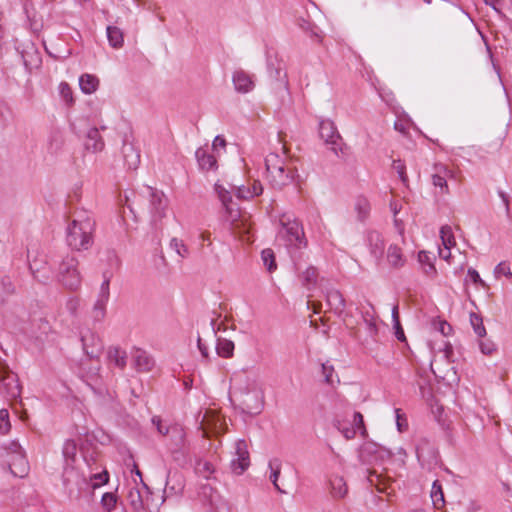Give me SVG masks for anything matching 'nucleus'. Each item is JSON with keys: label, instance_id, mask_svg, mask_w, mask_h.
<instances>
[{"label": "nucleus", "instance_id": "obj_1", "mask_svg": "<svg viewBox=\"0 0 512 512\" xmlns=\"http://www.w3.org/2000/svg\"><path fill=\"white\" fill-rule=\"evenodd\" d=\"M96 222L85 211L79 212L67 226V245L75 250H88L94 243Z\"/></svg>", "mask_w": 512, "mask_h": 512}, {"label": "nucleus", "instance_id": "obj_2", "mask_svg": "<svg viewBox=\"0 0 512 512\" xmlns=\"http://www.w3.org/2000/svg\"><path fill=\"white\" fill-rule=\"evenodd\" d=\"M145 201V208L151 215V225L158 229V223L165 217L168 201L163 192L147 186L141 195Z\"/></svg>", "mask_w": 512, "mask_h": 512}, {"label": "nucleus", "instance_id": "obj_3", "mask_svg": "<svg viewBox=\"0 0 512 512\" xmlns=\"http://www.w3.org/2000/svg\"><path fill=\"white\" fill-rule=\"evenodd\" d=\"M58 281L69 290H77L81 285L78 260L73 255L65 256L59 264Z\"/></svg>", "mask_w": 512, "mask_h": 512}, {"label": "nucleus", "instance_id": "obj_4", "mask_svg": "<svg viewBox=\"0 0 512 512\" xmlns=\"http://www.w3.org/2000/svg\"><path fill=\"white\" fill-rule=\"evenodd\" d=\"M279 221L282 226L280 235L285 238L287 245L295 248L307 246L303 226L297 219H293L291 216L283 214Z\"/></svg>", "mask_w": 512, "mask_h": 512}, {"label": "nucleus", "instance_id": "obj_5", "mask_svg": "<svg viewBox=\"0 0 512 512\" xmlns=\"http://www.w3.org/2000/svg\"><path fill=\"white\" fill-rule=\"evenodd\" d=\"M21 391L18 375L6 363L0 361V394L13 401L20 398Z\"/></svg>", "mask_w": 512, "mask_h": 512}, {"label": "nucleus", "instance_id": "obj_6", "mask_svg": "<svg viewBox=\"0 0 512 512\" xmlns=\"http://www.w3.org/2000/svg\"><path fill=\"white\" fill-rule=\"evenodd\" d=\"M416 456L423 468L432 471L440 464L437 447L427 438H421L416 445Z\"/></svg>", "mask_w": 512, "mask_h": 512}, {"label": "nucleus", "instance_id": "obj_7", "mask_svg": "<svg viewBox=\"0 0 512 512\" xmlns=\"http://www.w3.org/2000/svg\"><path fill=\"white\" fill-rule=\"evenodd\" d=\"M63 485L70 497H80L81 492L89 488L88 479L73 466H65L62 474Z\"/></svg>", "mask_w": 512, "mask_h": 512}, {"label": "nucleus", "instance_id": "obj_8", "mask_svg": "<svg viewBox=\"0 0 512 512\" xmlns=\"http://www.w3.org/2000/svg\"><path fill=\"white\" fill-rule=\"evenodd\" d=\"M112 276V271L103 272V282L100 286L98 298L92 309L94 321L101 322L106 316V306L110 298V280Z\"/></svg>", "mask_w": 512, "mask_h": 512}, {"label": "nucleus", "instance_id": "obj_9", "mask_svg": "<svg viewBox=\"0 0 512 512\" xmlns=\"http://www.w3.org/2000/svg\"><path fill=\"white\" fill-rule=\"evenodd\" d=\"M264 406L263 394L257 389L247 390L241 395L240 409L243 413L255 416L261 413Z\"/></svg>", "mask_w": 512, "mask_h": 512}, {"label": "nucleus", "instance_id": "obj_10", "mask_svg": "<svg viewBox=\"0 0 512 512\" xmlns=\"http://www.w3.org/2000/svg\"><path fill=\"white\" fill-rule=\"evenodd\" d=\"M296 176H298L297 169L290 164H285L284 167L277 168L267 175L270 185L277 190H282L293 183Z\"/></svg>", "mask_w": 512, "mask_h": 512}, {"label": "nucleus", "instance_id": "obj_11", "mask_svg": "<svg viewBox=\"0 0 512 512\" xmlns=\"http://www.w3.org/2000/svg\"><path fill=\"white\" fill-rule=\"evenodd\" d=\"M169 435L174 443V447L171 450L174 460L179 461L180 458H185L189 454V446L183 427L180 425L172 426Z\"/></svg>", "mask_w": 512, "mask_h": 512}, {"label": "nucleus", "instance_id": "obj_12", "mask_svg": "<svg viewBox=\"0 0 512 512\" xmlns=\"http://www.w3.org/2000/svg\"><path fill=\"white\" fill-rule=\"evenodd\" d=\"M319 135L327 144L332 145V150L335 154H338V149L342 151V139L333 121L328 119L322 120L319 124Z\"/></svg>", "mask_w": 512, "mask_h": 512}, {"label": "nucleus", "instance_id": "obj_13", "mask_svg": "<svg viewBox=\"0 0 512 512\" xmlns=\"http://www.w3.org/2000/svg\"><path fill=\"white\" fill-rule=\"evenodd\" d=\"M236 458L231 462V468L234 473L242 474L250 465L248 445L244 439H239L235 443Z\"/></svg>", "mask_w": 512, "mask_h": 512}, {"label": "nucleus", "instance_id": "obj_14", "mask_svg": "<svg viewBox=\"0 0 512 512\" xmlns=\"http://www.w3.org/2000/svg\"><path fill=\"white\" fill-rule=\"evenodd\" d=\"M214 189L228 214V219L231 222L236 221L240 217V211L237 204L232 200L231 192L218 183L215 184Z\"/></svg>", "mask_w": 512, "mask_h": 512}, {"label": "nucleus", "instance_id": "obj_15", "mask_svg": "<svg viewBox=\"0 0 512 512\" xmlns=\"http://www.w3.org/2000/svg\"><path fill=\"white\" fill-rule=\"evenodd\" d=\"M81 342L83 350L89 358H97L100 356L103 350V344L97 335L91 331H87V333L81 335Z\"/></svg>", "mask_w": 512, "mask_h": 512}, {"label": "nucleus", "instance_id": "obj_16", "mask_svg": "<svg viewBox=\"0 0 512 512\" xmlns=\"http://www.w3.org/2000/svg\"><path fill=\"white\" fill-rule=\"evenodd\" d=\"M23 64L28 71L38 68L41 63L40 53L33 43L23 45L22 50L19 51Z\"/></svg>", "mask_w": 512, "mask_h": 512}, {"label": "nucleus", "instance_id": "obj_17", "mask_svg": "<svg viewBox=\"0 0 512 512\" xmlns=\"http://www.w3.org/2000/svg\"><path fill=\"white\" fill-rule=\"evenodd\" d=\"M29 269L34 279L40 283L46 284L51 278L50 268L44 259H34L30 261Z\"/></svg>", "mask_w": 512, "mask_h": 512}, {"label": "nucleus", "instance_id": "obj_18", "mask_svg": "<svg viewBox=\"0 0 512 512\" xmlns=\"http://www.w3.org/2000/svg\"><path fill=\"white\" fill-rule=\"evenodd\" d=\"M367 242L371 255L379 261L384 254L385 242L378 231H369L367 233Z\"/></svg>", "mask_w": 512, "mask_h": 512}, {"label": "nucleus", "instance_id": "obj_19", "mask_svg": "<svg viewBox=\"0 0 512 512\" xmlns=\"http://www.w3.org/2000/svg\"><path fill=\"white\" fill-rule=\"evenodd\" d=\"M122 155L128 169L136 170L140 164V152L127 139L123 140Z\"/></svg>", "mask_w": 512, "mask_h": 512}, {"label": "nucleus", "instance_id": "obj_20", "mask_svg": "<svg viewBox=\"0 0 512 512\" xmlns=\"http://www.w3.org/2000/svg\"><path fill=\"white\" fill-rule=\"evenodd\" d=\"M234 88L239 93H248L254 88L251 76L244 70H236L232 76Z\"/></svg>", "mask_w": 512, "mask_h": 512}, {"label": "nucleus", "instance_id": "obj_21", "mask_svg": "<svg viewBox=\"0 0 512 512\" xmlns=\"http://www.w3.org/2000/svg\"><path fill=\"white\" fill-rule=\"evenodd\" d=\"M326 301L330 309L341 316L345 310L346 302L341 294V292L337 289H329L326 292Z\"/></svg>", "mask_w": 512, "mask_h": 512}, {"label": "nucleus", "instance_id": "obj_22", "mask_svg": "<svg viewBox=\"0 0 512 512\" xmlns=\"http://www.w3.org/2000/svg\"><path fill=\"white\" fill-rule=\"evenodd\" d=\"M84 146L87 151L92 153L101 152L104 149L105 143L97 128L88 130Z\"/></svg>", "mask_w": 512, "mask_h": 512}, {"label": "nucleus", "instance_id": "obj_23", "mask_svg": "<svg viewBox=\"0 0 512 512\" xmlns=\"http://www.w3.org/2000/svg\"><path fill=\"white\" fill-rule=\"evenodd\" d=\"M133 359L134 366L138 372H150L155 365L153 357L142 349H136Z\"/></svg>", "mask_w": 512, "mask_h": 512}, {"label": "nucleus", "instance_id": "obj_24", "mask_svg": "<svg viewBox=\"0 0 512 512\" xmlns=\"http://www.w3.org/2000/svg\"><path fill=\"white\" fill-rule=\"evenodd\" d=\"M268 70L271 79L276 82V89H288L287 73L281 67L280 62H277V66L273 62L268 63Z\"/></svg>", "mask_w": 512, "mask_h": 512}, {"label": "nucleus", "instance_id": "obj_25", "mask_svg": "<svg viewBox=\"0 0 512 512\" xmlns=\"http://www.w3.org/2000/svg\"><path fill=\"white\" fill-rule=\"evenodd\" d=\"M330 494L334 499H342L348 493V486L342 476L334 475L329 479Z\"/></svg>", "mask_w": 512, "mask_h": 512}, {"label": "nucleus", "instance_id": "obj_26", "mask_svg": "<svg viewBox=\"0 0 512 512\" xmlns=\"http://www.w3.org/2000/svg\"><path fill=\"white\" fill-rule=\"evenodd\" d=\"M184 489V477L178 471L168 472L165 491L173 494L181 493Z\"/></svg>", "mask_w": 512, "mask_h": 512}, {"label": "nucleus", "instance_id": "obj_27", "mask_svg": "<svg viewBox=\"0 0 512 512\" xmlns=\"http://www.w3.org/2000/svg\"><path fill=\"white\" fill-rule=\"evenodd\" d=\"M195 156L199 167L202 170H215L217 169V160L214 155L209 154L204 148L200 147L196 150Z\"/></svg>", "mask_w": 512, "mask_h": 512}, {"label": "nucleus", "instance_id": "obj_28", "mask_svg": "<svg viewBox=\"0 0 512 512\" xmlns=\"http://www.w3.org/2000/svg\"><path fill=\"white\" fill-rule=\"evenodd\" d=\"M10 472L17 477H24L28 472V463L25 459L24 453H17L16 456H12L9 463Z\"/></svg>", "mask_w": 512, "mask_h": 512}, {"label": "nucleus", "instance_id": "obj_29", "mask_svg": "<svg viewBox=\"0 0 512 512\" xmlns=\"http://www.w3.org/2000/svg\"><path fill=\"white\" fill-rule=\"evenodd\" d=\"M296 23L301 30L309 34L311 39L321 42L320 30L309 18L298 17Z\"/></svg>", "mask_w": 512, "mask_h": 512}, {"label": "nucleus", "instance_id": "obj_30", "mask_svg": "<svg viewBox=\"0 0 512 512\" xmlns=\"http://www.w3.org/2000/svg\"><path fill=\"white\" fill-rule=\"evenodd\" d=\"M79 85L83 93L91 94L97 90L99 79L91 74H83L79 78Z\"/></svg>", "mask_w": 512, "mask_h": 512}, {"label": "nucleus", "instance_id": "obj_31", "mask_svg": "<svg viewBox=\"0 0 512 512\" xmlns=\"http://www.w3.org/2000/svg\"><path fill=\"white\" fill-rule=\"evenodd\" d=\"M106 31L109 44L113 48H121L124 43V34L122 30L116 26H107Z\"/></svg>", "mask_w": 512, "mask_h": 512}, {"label": "nucleus", "instance_id": "obj_32", "mask_svg": "<svg viewBox=\"0 0 512 512\" xmlns=\"http://www.w3.org/2000/svg\"><path fill=\"white\" fill-rule=\"evenodd\" d=\"M387 259L389 264L394 268H400L405 264V259L403 258L401 248H399L397 245L389 246L387 251Z\"/></svg>", "mask_w": 512, "mask_h": 512}, {"label": "nucleus", "instance_id": "obj_33", "mask_svg": "<svg viewBox=\"0 0 512 512\" xmlns=\"http://www.w3.org/2000/svg\"><path fill=\"white\" fill-rule=\"evenodd\" d=\"M365 477L370 486H374L379 492L382 493L386 491V480L382 474L377 473L375 470L367 469Z\"/></svg>", "mask_w": 512, "mask_h": 512}, {"label": "nucleus", "instance_id": "obj_34", "mask_svg": "<svg viewBox=\"0 0 512 512\" xmlns=\"http://www.w3.org/2000/svg\"><path fill=\"white\" fill-rule=\"evenodd\" d=\"M198 495L211 506L215 505L219 498L217 491L209 483L200 485Z\"/></svg>", "mask_w": 512, "mask_h": 512}, {"label": "nucleus", "instance_id": "obj_35", "mask_svg": "<svg viewBox=\"0 0 512 512\" xmlns=\"http://www.w3.org/2000/svg\"><path fill=\"white\" fill-rule=\"evenodd\" d=\"M108 358L117 367L123 369L127 364V353L118 347H111L108 350Z\"/></svg>", "mask_w": 512, "mask_h": 512}, {"label": "nucleus", "instance_id": "obj_36", "mask_svg": "<svg viewBox=\"0 0 512 512\" xmlns=\"http://www.w3.org/2000/svg\"><path fill=\"white\" fill-rule=\"evenodd\" d=\"M216 351L220 357L230 358L233 356L234 343L226 338H218Z\"/></svg>", "mask_w": 512, "mask_h": 512}, {"label": "nucleus", "instance_id": "obj_37", "mask_svg": "<svg viewBox=\"0 0 512 512\" xmlns=\"http://www.w3.org/2000/svg\"><path fill=\"white\" fill-rule=\"evenodd\" d=\"M62 453L66 462L65 466H72L77 454V445L74 440L68 439L65 441Z\"/></svg>", "mask_w": 512, "mask_h": 512}, {"label": "nucleus", "instance_id": "obj_38", "mask_svg": "<svg viewBox=\"0 0 512 512\" xmlns=\"http://www.w3.org/2000/svg\"><path fill=\"white\" fill-rule=\"evenodd\" d=\"M302 285L307 289L315 286L317 283L318 272L313 266H309L305 271L299 275Z\"/></svg>", "mask_w": 512, "mask_h": 512}, {"label": "nucleus", "instance_id": "obj_39", "mask_svg": "<svg viewBox=\"0 0 512 512\" xmlns=\"http://www.w3.org/2000/svg\"><path fill=\"white\" fill-rule=\"evenodd\" d=\"M195 472L204 479L209 480L211 475L215 473V468L209 461H204L199 458L196 460Z\"/></svg>", "mask_w": 512, "mask_h": 512}, {"label": "nucleus", "instance_id": "obj_40", "mask_svg": "<svg viewBox=\"0 0 512 512\" xmlns=\"http://www.w3.org/2000/svg\"><path fill=\"white\" fill-rule=\"evenodd\" d=\"M15 293V286L8 276L0 280V304L6 301V298Z\"/></svg>", "mask_w": 512, "mask_h": 512}, {"label": "nucleus", "instance_id": "obj_41", "mask_svg": "<svg viewBox=\"0 0 512 512\" xmlns=\"http://www.w3.org/2000/svg\"><path fill=\"white\" fill-rule=\"evenodd\" d=\"M285 161L276 153H270L265 158V167L267 175L276 170L277 168L284 167Z\"/></svg>", "mask_w": 512, "mask_h": 512}, {"label": "nucleus", "instance_id": "obj_42", "mask_svg": "<svg viewBox=\"0 0 512 512\" xmlns=\"http://www.w3.org/2000/svg\"><path fill=\"white\" fill-rule=\"evenodd\" d=\"M269 467L271 469L270 480L272 481L274 487L280 493H286L283 489L278 485V478L281 471V462L278 459H273L269 462Z\"/></svg>", "mask_w": 512, "mask_h": 512}, {"label": "nucleus", "instance_id": "obj_43", "mask_svg": "<svg viewBox=\"0 0 512 512\" xmlns=\"http://www.w3.org/2000/svg\"><path fill=\"white\" fill-rule=\"evenodd\" d=\"M440 237L446 250H450L456 244L452 229L448 225L441 227Z\"/></svg>", "mask_w": 512, "mask_h": 512}, {"label": "nucleus", "instance_id": "obj_44", "mask_svg": "<svg viewBox=\"0 0 512 512\" xmlns=\"http://www.w3.org/2000/svg\"><path fill=\"white\" fill-rule=\"evenodd\" d=\"M431 498L436 508H440L445 503L442 487L437 480L433 482Z\"/></svg>", "mask_w": 512, "mask_h": 512}, {"label": "nucleus", "instance_id": "obj_45", "mask_svg": "<svg viewBox=\"0 0 512 512\" xmlns=\"http://www.w3.org/2000/svg\"><path fill=\"white\" fill-rule=\"evenodd\" d=\"M261 258L269 272H273L276 270L277 264H276L275 255H274V252L272 249H270V248L264 249L261 252Z\"/></svg>", "mask_w": 512, "mask_h": 512}, {"label": "nucleus", "instance_id": "obj_46", "mask_svg": "<svg viewBox=\"0 0 512 512\" xmlns=\"http://www.w3.org/2000/svg\"><path fill=\"white\" fill-rule=\"evenodd\" d=\"M470 323L473 327L474 332L479 337H484L486 335V329L483 325V319L482 317L477 313H470Z\"/></svg>", "mask_w": 512, "mask_h": 512}, {"label": "nucleus", "instance_id": "obj_47", "mask_svg": "<svg viewBox=\"0 0 512 512\" xmlns=\"http://www.w3.org/2000/svg\"><path fill=\"white\" fill-rule=\"evenodd\" d=\"M355 209L358 214V219L363 222L367 219L370 212V205L368 201L365 198H359L357 199Z\"/></svg>", "mask_w": 512, "mask_h": 512}, {"label": "nucleus", "instance_id": "obj_48", "mask_svg": "<svg viewBox=\"0 0 512 512\" xmlns=\"http://www.w3.org/2000/svg\"><path fill=\"white\" fill-rule=\"evenodd\" d=\"M64 143L63 135L59 130H55L50 134L49 137V149L53 152H57L61 149Z\"/></svg>", "mask_w": 512, "mask_h": 512}, {"label": "nucleus", "instance_id": "obj_49", "mask_svg": "<svg viewBox=\"0 0 512 512\" xmlns=\"http://www.w3.org/2000/svg\"><path fill=\"white\" fill-rule=\"evenodd\" d=\"M108 480H109V475H108L107 471L94 474V475L90 476V479L88 480L89 487L95 489V488L107 483Z\"/></svg>", "mask_w": 512, "mask_h": 512}, {"label": "nucleus", "instance_id": "obj_50", "mask_svg": "<svg viewBox=\"0 0 512 512\" xmlns=\"http://www.w3.org/2000/svg\"><path fill=\"white\" fill-rule=\"evenodd\" d=\"M128 500L130 505L133 507L135 511L142 509L143 501L138 489H131L128 494Z\"/></svg>", "mask_w": 512, "mask_h": 512}, {"label": "nucleus", "instance_id": "obj_51", "mask_svg": "<svg viewBox=\"0 0 512 512\" xmlns=\"http://www.w3.org/2000/svg\"><path fill=\"white\" fill-rule=\"evenodd\" d=\"M334 426L343 434L347 440L353 439L356 435V428L354 426H345L340 420H335Z\"/></svg>", "mask_w": 512, "mask_h": 512}, {"label": "nucleus", "instance_id": "obj_52", "mask_svg": "<svg viewBox=\"0 0 512 512\" xmlns=\"http://www.w3.org/2000/svg\"><path fill=\"white\" fill-rule=\"evenodd\" d=\"M170 247L180 258H184L188 255V248L181 240H178L177 238H173L170 241Z\"/></svg>", "mask_w": 512, "mask_h": 512}, {"label": "nucleus", "instance_id": "obj_53", "mask_svg": "<svg viewBox=\"0 0 512 512\" xmlns=\"http://www.w3.org/2000/svg\"><path fill=\"white\" fill-rule=\"evenodd\" d=\"M392 166H393V169L396 170V172L398 173V176H399L401 182L404 185H407V183H408V176H407V173H406V166H405V164L401 160H394Z\"/></svg>", "mask_w": 512, "mask_h": 512}, {"label": "nucleus", "instance_id": "obj_54", "mask_svg": "<svg viewBox=\"0 0 512 512\" xmlns=\"http://www.w3.org/2000/svg\"><path fill=\"white\" fill-rule=\"evenodd\" d=\"M11 424L9 421V413L7 409L0 410V433L6 434L9 432Z\"/></svg>", "mask_w": 512, "mask_h": 512}, {"label": "nucleus", "instance_id": "obj_55", "mask_svg": "<svg viewBox=\"0 0 512 512\" xmlns=\"http://www.w3.org/2000/svg\"><path fill=\"white\" fill-rule=\"evenodd\" d=\"M102 506L107 510L111 511L116 504V496L113 493H104L101 498Z\"/></svg>", "mask_w": 512, "mask_h": 512}, {"label": "nucleus", "instance_id": "obj_56", "mask_svg": "<svg viewBox=\"0 0 512 512\" xmlns=\"http://www.w3.org/2000/svg\"><path fill=\"white\" fill-rule=\"evenodd\" d=\"M434 174L435 175H441L444 177V179H448L453 177V171L450 170L446 165L442 163H437L434 165Z\"/></svg>", "mask_w": 512, "mask_h": 512}, {"label": "nucleus", "instance_id": "obj_57", "mask_svg": "<svg viewBox=\"0 0 512 512\" xmlns=\"http://www.w3.org/2000/svg\"><path fill=\"white\" fill-rule=\"evenodd\" d=\"M432 182L435 187H439L441 189V193H448L447 180L444 179L443 176L433 174Z\"/></svg>", "mask_w": 512, "mask_h": 512}, {"label": "nucleus", "instance_id": "obj_58", "mask_svg": "<svg viewBox=\"0 0 512 512\" xmlns=\"http://www.w3.org/2000/svg\"><path fill=\"white\" fill-rule=\"evenodd\" d=\"M494 273H495L496 277L504 275V276H506L508 278H512V272L510 270V267L505 262L499 263L495 267Z\"/></svg>", "mask_w": 512, "mask_h": 512}, {"label": "nucleus", "instance_id": "obj_59", "mask_svg": "<svg viewBox=\"0 0 512 512\" xmlns=\"http://www.w3.org/2000/svg\"><path fill=\"white\" fill-rule=\"evenodd\" d=\"M333 372H334L333 366L328 365L327 363L322 364V373L324 375L325 382L327 384H330V385L334 384Z\"/></svg>", "mask_w": 512, "mask_h": 512}, {"label": "nucleus", "instance_id": "obj_60", "mask_svg": "<svg viewBox=\"0 0 512 512\" xmlns=\"http://www.w3.org/2000/svg\"><path fill=\"white\" fill-rule=\"evenodd\" d=\"M436 330H438L443 336H448L452 332V326L446 321H439L435 324Z\"/></svg>", "mask_w": 512, "mask_h": 512}, {"label": "nucleus", "instance_id": "obj_61", "mask_svg": "<svg viewBox=\"0 0 512 512\" xmlns=\"http://www.w3.org/2000/svg\"><path fill=\"white\" fill-rule=\"evenodd\" d=\"M480 350L485 355H491L496 350L495 344L492 341H480Z\"/></svg>", "mask_w": 512, "mask_h": 512}, {"label": "nucleus", "instance_id": "obj_62", "mask_svg": "<svg viewBox=\"0 0 512 512\" xmlns=\"http://www.w3.org/2000/svg\"><path fill=\"white\" fill-rule=\"evenodd\" d=\"M11 111L6 106L5 103L0 102V122L3 127H6L8 124V116L10 115Z\"/></svg>", "mask_w": 512, "mask_h": 512}, {"label": "nucleus", "instance_id": "obj_63", "mask_svg": "<svg viewBox=\"0 0 512 512\" xmlns=\"http://www.w3.org/2000/svg\"><path fill=\"white\" fill-rule=\"evenodd\" d=\"M152 423L153 425L156 426L157 428V431L161 434V435H169L170 434V429L171 427H164L162 425V421H161V418L158 417V416H154L152 418Z\"/></svg>", "mask_w": 512, "mask_h": 512}, {"label": "nucleus", "instance_id": "obj_64", "mask_svg": "<svg viewBox=\"0 0 512 512\" xmlns=\"http://www.w3.org/2000/svg\"><path fill=\"white\" fill-rule=\"evenodd\" d=\"M79 305H80V299L78 297H71L68 299V301L66 303V307H67L68 311L73 315L76 314Z\"/></svg>", "mask_w": 512, "mask_h": 512}]
</instances>
